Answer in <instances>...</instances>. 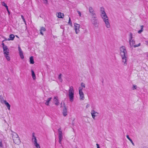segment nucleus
<instances>
[{
  "label": "nucleus",
  "instance_id": "aec40b11",
  "mask_svg": "<svg viewBox=\"0 0 148 148\" xmlns=\"http://www.w3.org/2000/svg\"><path fill=\"white\" fill-rule=\"evenodd\" d=\"M46 30V29L44 27H42L40 30V33L42 35H43V34L42 32H44Z\"/></svg>",
  "mask_w": 148,
  "mask_h": 148
},
{
  "label": "nucleus",
  "instance_id": "cd10ccee",
  "mask_svg": "<svg viewBox=\"0 0 148 148\" xmlns=\"http://www.w3.org/2000/svg\"><path fill=\"white\" fill-rule=\"evenodd\" d=\"M62 74H60L59 76H58V79H59V80L61 82H62V80L61 78V76H62Z\"/></svg>",
  "mask_w": 148,
  "mask_h": 148
},
{
  "label": "nucleus",
  "instance_id": "423d86ee",
  "mask_svg": "<svg viewBox=\"0 0 148 148\" xmlns=\"http://www.w3.org/2000/svg\"><path fill=\"white\" fill-rule=\"evenodd\" d=\"M100 15L102 19H105L107 17V16L105 12L104 9L103 8H101L100 10Z\"/></svg>",
  "mask_w": 148,
  "mask_h": 148
},
{
  "label": "nucleus",
  "instance_id": "f257e3e1",
  "mask_svg": "<svg viewBox=\"0 0 148 148\" xmlns=\"http://www.w3.org/2000/svg\"><path fill=\"white\" fill-rule=\"evenodd\" d=\"M120 53L122 59V62H124V65L127 64V52L126 48L124 46H122L120 48Z\"/></svg>",
  "mask_w": 148,
  "mask_h": 148
},
{
  "label": "nucleus",
  "instance_id": "58836bf2",
  "mask_svg": "<svg viewBox=\"0 0 148 148\" xmlns=\"http://www.w3.org/2000/svg\"><path fill=\"white\" fill-rule=\"evenodd\" d=\"M77 12H78L79 16H81V12L79 11H77Z\"/></svg>",
  "mask_w": 148,
  "mask_h": 148
},
{
  "label": "nucleus",
  "instance_id": "09e8293b",
  "mask_svg": "<svg viewBox=\"0 0 148 148\" xmlns=\"http://www.w3.org/2000/svg\"><path fill=\"white\" fill-rule=\"evenodd\" d=\"M146 42L147 43V44L148 45V41H146Z\"/></svg>",
  "mask_w": 148,
  "mask_h": 148
},
{
  "label": "nucleus",
  "instance_id": "8fccbe9b",
  "mask_svg": "<svg viewBox=\"0 0 148 148\" xmlns=\"http://www.w3.org/2000/svg\"><path fill=\"white\" fill-rule=\"evenodd\" d=\"M4 121L5 122V123H6V121L4 119Z\"/></svg>",
  "mask_w": 148,
  "mask_h": 148
},
{
  "label": "nucleus",
  "instance_id": "f704fd0d",
  "mask_svg": "<svg viewBox=\"0 0 148 148\" xmlns=\"http://www.w3.org/2000/svg\"><path fill=\"white\" fill-rule=\"evenodd\" d=\"M137 86L136 85H133V86L132 88V89L133 90L136 89L137 88Z\"/></svg>",
  "mask_w": 148,
  "mask_h": 148
},
{
  "label": "nucleus",
  "instance_id": "dca6fc26",
  "mask_svg": "<svg viewBox=\"0 0 148 148\" xmlns=\"http://www.w3.org/2000/svg\"><path fill=\"white\" fill-rule=\"evenodd\" d=\"M80 96V99L81 100H83L84 99V95L83 92H79Z\"/></svg>",
  "mask_w": 148,
  "mask_h": 148
},
{
  "label": "nucleus",
  "instance_id": "b1692460",
  "mask_svg": "<svg viewBox=\"0 0 148 148\" xmlns=\"http://www.w3.org/2000/svg\"><path fill=\"white\" fill-rule=\"evenodd\" d=\"M31 72H32V78H33V79L34 80L36 79V76H35V73H34V72L33 70H32Z\"/></svg>",
  "mask_w": 148,
  "mask_h": 148
},
{
  "label": "nucleus",
  "instance_id": "c756f323",
  "mask_svg": "<svg viewBox=\"0 0 148 148\" xmlns=\"http://www.w3.org/2000/svg\"><path fill=\"white\" fill-rule=\"evenodd\" d=\"M83 87H79V92H82V90H83Z\"/></svg>",
  "mask_w": 148,
  "mask_h": 148
},
{
  "label": "nucleus",
  "instance_id": "de8ad7c7",
  "mask_svg": "<svg viewBox=\"0 0 148 148\" xmlns=\"http://www.w3.org/2000/svg\"><path fill=\"white\" fill-rule=\"evenodd\" d=\"M7 10V11H8V14H10V12L9 11L8 9V10Z\"/></svg>",
  "mask_w": 148,
  "mask_h": 148
},
{
  "label": "nucleus",
  "instance_id": "9b49d317",
  "mask_svg": "<svg viewBox=\"0 0 148 148\" xmlns=\"http://www.w3.org/2000/svg\"><path fill=\"white\" fill-rule=\"evenodd\" d=\"M53 102L55 105L58 106L59 104V101L58 97L57 96L55 97L53 99Z\"/></svg>",
  "mask_w": 148,
  "mask_h": 148
},
{
  "label": "nucleus",
  "instance_id": "c85d7f7f",
  "mask_svg": "<svg viewBox=\"0 0 148 148\" xmlns=\"http://www.w3.org/2000/svg\"><path fill=\"white\" fill-rule=\"evenodd\" d=\"M131 45H130L131 47H132L133 46V45L135 43V40H131Z\"/></svg>",
  "mask_w": 148,
  "mask_h": 148
},
{
  "label": "nucleus",
  "instance_id": "4c0bfd02",
  "mask_svg": "<svg viewBox=\"0 0 148 148\" xmlns=\"http://www.w3.org/2000/svg\"><path fill=\"white\" fill-rule=\"evenodd\" d=\"M2 5H3V6H4V7H5L6 6V5H7L6 4V3H5L4 2H2Z\"/></svg>",
  "mask_w": 148,
  "mask_h": 148
},
{
  "label": "nucleus",
  "instance_id": "1a4fd4ad",
  "mask_svg": "<svg viewBox=\"0 0 148 148\" xmlns=\"http://www.w3.org/2000/svg\"><path fill=\"white\" fill-rule=\"evenodd\" d=\"M103 21L105 22L106 26L108 28H110V24L108 21V17L107 18H105V19H103Z\"/></svg>",
  "mask_w": 148,
  "mask_h": 148
},
{
  "label": "nucleus",
  "instance_id": "c03bdc74",
  "mask_svg": "<svg viewBox=\"0 0 148 148\" xmlns=\"http://www.w3.org/2000/svg\"><path fill=\"white\" fill-rule=\"evenodd\" d=\"M8 40V39H7V38H5V39L4 40H3V41H2V42H3L4 41H5V40Z\"/></svg>",
  "mask_w": 148,
  "mask_h": 148
},
{
  "label": "nucleus",
  "instance_id": "473e14b6",
  "mask_svg": "<svg viewBox=\"0 0 148 148\" xmlns=\"http://www.w3.org/2000/svg\"><path fill=\"white\" fill-rule=\"evenodd\" d=\"M140 43H139L138 45H134V47H138L139 46H140Z\"/></svg>",
  "mask_w": 148,
  "mask_h": 148
},
{
  "label": "nucleus",
  "instance_id": "20e7f679",
  "mask_svg": "<svg viewBox=\"0 0 148 148\" xmlns=\"http://www.w3.org/2000/svg\"><path fill=\"white\" fill-rule=\"evenodd\" d=\"M32 140L34 145L35 146V147L34 148H40L39 145L37 143L36 137L35 136L34 133L32 134Z\"/></svg>",
  "mask_w": 148,
  "mask_h": 148
},
{
  "label": "nucleus",
  "instance_id": "2f4dec72",
  "mask_svg": "<svg viewBox=\"0 0 148 148\" xmlns=\"http://www.w3.org/2000/svg\"><path fill=\"white\" fill-rule=\"evenodd\" d=\"M81 85L82 87L84 88L85 87V84L83 82L81 83Z\"/></svg>",
  "mask_w": 148,
  "mask_h": 148
},
{
  "label": "nucleus",
  "instance_id": "6e6552de",
  "mask_svg": "<svg viewBox=\"0 0 148 148\" xmlns=\"http://www.w3.org/2000/svg\"><path fill=\"white\" fill-rule=\"evenodd\" d=\"M74 29L75 31V33L76 34H78L79 32V29L80 27V25L76 23L74 24Z\"/></svg>",
  "mask_w": 148,
  "mask_h": 148
},
{
  "label": "nucleus",
  "instance_id": "f03ea898",
  "mask_svg": "<svg viewBox=\"0 0 148 148\" xmlns=\"http://www.w3.org/2000/svg\"><path fill=\"white\" fill-rule=\"evenodd\" d=\"M74 93V90L73 87L72 86H70L68 92V95L70 101L71 102H73V101Z\"/></svg>",
  "mask_w": 148,
  "mask_h": 148
},
{
  "label": "nucleus",
  "instance_id": "bb28decb",
  "mask_svg": "<svg viewBox=\"0 0 148 148\" xmlns=\"http://www.w3.org/2000/svg\"><path fill=\"white\" fill-rule=\"evenodd\" d=\"M5 56L8 61L10 60V57L8 56V55H5Z\"/></svg>",
  "mask_w": 148,
  "mask_h": 148
},
{
  "label": "nucleus",
  "instance_id": "7c9ffc66",
  "mask_svg": "<svg viewBox=\"0 0 148 148\" xmlns=\"http://www.w3.org/2000/svg\"><path fill=\"white\" fill-rule=\"evenodd\" d=\"M21 17L22 19H23L24 22L25 23V24H26V21L25 19L24 18L23 16V15H21Z\"/></svg>",
  "mask_w": 148,
  "mask_h": 148
},
{
  "label": "nucleus",
  "instance_id": "a18cd8bd",
  "mask_svg": "<svg viewBox=\"0 0 148 148\" xmlns=\"http://www.w3.org/2000/svg\"><path fill=\"white\" fill-rule=\"evenodd\" d=\"M5 7L6 8V9L7 10H8V7L7 5H6V6Z\"/></svg>",
  "mask_w": 148,
  "mask_h": 148
},
{
  "label": "nucleus",
  "instance_id": "a211bd4d",
  "mask_svg": "<svg viewBox=\"0 0 148 148\" xmlns=\"http://www.w3.org/2000/svg\"><path fill=\"white\" fill-rule=\"evenodd\" d=\"M58 17L59 18H63L64 16V14L63 13L59 12L58 13Z\"/></svg>",
  "mask_w": 148,
  "mask_h": 148
},
{
  "label": "nucleus",
  "instance_id": "412c9836",
  "mask_svg": "<svg viewBox=\"0 0 148 148\" xmlns=\"http://www.w3.org/2000/svg\"><path fill=\"white\" fill-rule=\"evenodd\" d=\"M14 36L13 34H10L9 36V38L8 39V40H13L14 38Z\"/></svg>",
  "mask_w": 148,
  "mask_h": 148
},
{
  "label": "nucleus",
  "instance_id": "a878e982",
  "mask_svg": "<svg viewBox=\"0 0 148 148\" xmlns=\"http://www.w3.org/2000/svg\"><path fill=\"white\" fill-rule=\"evenodd\" d=\"M143 26L142 25L141 26V29L138 31V33L140 34L143 31Z\"/></svg>",
  "mask_w": 148,
  "mask_h": 148
},
{
  "label": "nucleus",
  "instance_id": "5701e85b",
  "mask_svg": "<svg viewBox=\"0 0 148 148\" xmlns=\"http://www.w3.org/2000/svg\"><path fill=\"white\" fill-rule=\"evenodd\" d=\"M126 137L132 143V144L134 146V143H133L132 140V139L128 135H127Z\"/></svg>",
  "mask_w": 148,
  "mask_h": 148
},
{
  "label": "nucleus",
  "instance_id": "c9c22d12",
  "mask_svg": "<svg viewBox=\"0 0 148 148\" xmlns=\"http://www.w3.org/2000/svg\"><path fill=\"white\" fill-rule=\"evenodd\" d=\"M43 3H44L48 4V1L47 0H42Z\"/></svg>",
  "mask_w": 148,
  "mask_h": 148
},
{
  "label": "nucleus",
  "instance_id": "37998d69",
  "mask_svg": "<svg viewBox=\"0 0 148 148\" xmlns=\"http://www.w3.org/2000/svg\"><path fill=\"white\" fill-rule=\"evenodd\" d=\"M96 145L97 146V148H100L99 145L98 144H96Z\"/></svg>",
  "mask_w": 148,
  "mask_h": 148
},
{
  "label": "nucleus",
  "instance_id": "0eeeda50",
  "mask_svg": "<svg viewBox=\"0 0 148 148\" xmlns=\"http://www.w3.org/2000/svg\"><path fill=\"white\" fill-rule=\"evenodd\" d=\"M91 21L92 23L95 26H96L98 24L97 16L92 17Z\"/></svg>",
  "mask_w": 148,
  "mask_h": 148
},
{
  "label": "nucleus",
  "instance_id": "72a5a7b5",
  "mask_svg": "<svg viewBox=\"0 0 148 148\" xmlns=\"http://www.w3.org/2000/svg\"><path fill=\"white\" fill-rule=\"evenodd\" d=\"M69 21L68 23L69 24H70V25L72 26V23L71 22V18H70V17H69Z\"/></svg>",
  "mask_w": 148,
  "mask_h": 148
},
{
  "label": "nucleus",
  "instance_id": "39448f33",
  "mask_svg": "<svg viewBox=\"0 0 148 148\" xmlns=\"http://www.w3.org/2000/svg\"><path fill=\"white\" fill-rule=\"evenodd\" d=\"M58 138L59 139V143L61 144V141L63 139V134L62 130L61 128H59L58 130Z\"/></svg>",
  "mask_w": 148,
  "mask_h": 148
},
{
  "label": "nucleus",
  "instance_id": "79ce46f5",
  "mask_svg": "<svg viewBox=\"0 0 148 148\" xmlns=\"http://www.w3.org/2000/svg\"><path fill=\"white\" fill-rule=\"evenodd\" d=\"M90 107V105L89 104H87L86 106V108H88V107Z\"/></svg>",
  "mask_w": 148,
  "mask_h": 148
},
{
  "label": "nucleus",
  "instance_id": "49530a36",
  "mask_svg": "<svg viewBox=\"0 0 148 148\" xmlns=\"http://www.w3.org/2000/svg\"><path fill=\"white\" fill-rule=\"evenodd\" d=\"M62 103H61V104H60V107L61 108L62 107Z\"/></svg>",
  "mask_w": 148,
  "mask_h": 148
},
{
  "label": "nucleus",
  "instance_id": "ddd939ff",
  "mask_svg": "<svg viewBox=\"0 0 148 148\" xmlns=\"http://www.w3.org/2000/svg\"><path fill=\"white\" fill-rule=\"evenodd\" d=\"M64 108L63 109L62 113H63V116H65L67 115V108H66L64 103Z\"/></svg>",
  "mask_w": 148,
  "mask_h": 148
},
{
  "label": "nucleus",
  "instance_id": "2eb2a0df",
  "mask_svg": "<svg viewBox=\"0 0 148 148\" xmlns=\"http://www.w3.org/2000/svg\"><path fill=\"white\" fill-rule=\"evenodd\" d=\"M3 53L4 55H9V49L6 47L5 48H3Z\"/></svg>",
  "mask_w": 148,
  "mask_h": 148
},
{
  "label": "nucleus",
  "instance_id": "603ef678",
  "mask_svg": "<svg viewBox=\"0 0 148 148\" xmlns=\"http://www.w3.org/2000/svg\"><path fill=\"white\" fill-rule=\"evenodd\" d=\"M97 114H95V115H97Z\"/></svg>",
  "mask_w": 148,
  "mask_h": 148
},
{
  "label": "nucleus",
  "instance_id": "6ab92c4d",
  "mask_svg": "<svg viewBox=\"0 0 148 148\" xmlns=\"http://www.w3.org/2000/svg\"><path fill=\"white\" fill-rule=\"evenodd\" d=\"M132 33L130 32V38L129 39V43L130 45H131V40H132V39L133 38L132 37Z\"/></svg>",
  "mask_w": 148,
  "mask_h": 148
},
{
  "label": "nucleus",
  "instance_id": "f8f14e48",
  "mask_svg": "<svg viewBox=\"0 0 148 148\" xmlns=\"http://www.w3.org/2000/svg\"><path fill=\"white\" fill-rule=\"evenodd\" d=\"M18 50L19 51V54L21 58L22 59H23L24 57L23 55V53L21 49L19 46L18 47Z\"/></svg>",
  "mask_w": 148,
  "mask_h": 148
},
{
  "label": "nucleus",
  "instance_id": "7ed1b4c3",
  "mask_svg": "<svg viewBox=\"0 0 148 148\" xmlns=\"http://www.w3.org/2000/svg\"><path fill=\"white\" fill-rule=\"evenodd\" d=\"M11 135L14 143L18 145L20 144L21 141L18 135L16 133L14 132Z\"/></svg>",
  "mask_w": 148,
  "mask_h": 148
},
{
  "label": "nucleus",
  "instance_id": "3c124183",
  "mask_svg": "<svg viewBox=\"0 0 148 148\" xmlns=\"http://www.w3.org/2000/svg\"><path fill=\"white\" fill-rule=\"evenodd\" d=\"M147 56L148 57V54L147 55Z\"/></svg>",
  "mask_w": 148,
  "mask_h": 148
},
{
  "label": "nucleus",
  "instance_id": "4be33fe9",
  "mask_svg": "<svg viewBox=\"0 0 148 148\" xmlns=\"http://www.w3.org/2000/svg\"><path fill=\"white\" fill-rule=\"evenodd\" d=\"M51 99H52L51 97H50V98H49L46 101V102L45 103V104L47 106H49V102L51 100Z\"/></svg>",
  "mask_w": 148,
  "mask_h": 148
},
{
  "label": "nucleus",
  "instance_id": "ea45409f",
  "mask_svg": "<svg viewBox=\"0 0 148 148\" xmlns=\"http://www.w3.org/2000/svg\"><path fill=\"white\" fill-rule=\"evenodd\" d=\"M3 100H4V99H3V98H1V103H3Z\"/></svg>",
  "mask_w": 148,
  "mask_h": 148
},
{
  "label": "nucleus",
  "instance_id": "4468645a",
  "mask_svg": "<svg viewBox=\"0 0 148 148\" xmlns=\"http://www.w3.org/2000/svg\"><path fill=\"white\" fill-rule=\"evenodd\" d=\"M95 114H98L99 113L98 112L95 111L94 110H92L91 112V114L92 118L93 119H95V117L97 116V115H95Z\"/></svg>",
  "mask_w": 148,
  "mask_h": 148
},
{
  "label": "nucleus",
  "instance_id": "864d4df0",
  "mask_svg": "<svg viewBox=\"0 0 148 148\" xmlns=\"http://www.w3.org/2000/svg\"><path fill=\"white\" fill-rule=\"evenodd\" d=\"M77 148V147H76V148Z\"/></svg>",
  "mask_w": 148,
  "mask_h": 148
},
{
  "label": "nucleus",
  "instance_id": "e433bc0d",
  "mask_svg": "<svg viewBox=\"0 0 148 148\" xmlns=\"http://www.w3.org/2000/svg\"><path fill=\"white\" fill-rule=\"evenodd\" d=\"M2 45L3 46V48H6V47H7L6 45H5L4 43L2 42Z\"/></svg>",
  "mask_w": 148,
  "mask_h": 148
},
{
  "label": "nucleus",
  "instance_id": "9d476101",
  "mask_svg": "<svg viewBox=\"0 0 148 148\" xmlns=\"http://www.w3.org/2000/svg\"><path fill=\"white\" fill-rule=\"evenodd\" d=\"M89 12L91 14V15L92 16H95L96 15L94 11V9L91 7H90L89 8Z\"/></svg>",
  "mask_w": 148,
  "mask_h": 148
},
{
  "label": "nucleus",
  "instance_id": "393cba45",
  "mask_svg": "<svg viewBox=\"0 0 148 148\" xmlns=\"http://www.w3.org/2000/svg\"><path fill=\"white\" fill-rule=\"evenodd\" d=\"M30 62L31 64H34V60L33 57L31 56L30 58Z\"/></svg>",
  "mask_w": 148,
  "mask_h": 148
},
{
  "label": "nucleus",
  "instance_id": "a19ab883",
  "mask_svg": "<svg viewBox=\"0 0 148 148\" xmlns=\"http://www.w3.org/2000/svg\"><path fill=\"white\" fill-rule=\"evenodd\" d=\"M3 146V145L2 143V142H0V147H2Z\"/></svg>",
  "mask_w": 148,
  "mask_h": 148
},
{
  "label": "nucleus",
  "instance_id": "f3484780",
  "mask_svg": "<svg viewBox=\"0 0 148 148\" xmlns=\"http://www.w3.org/2000/svg\"><path fill=\"white\" fill-rule=\"evenodd\" d=\"M3 102L7 106L8 109L10 110V104L7 102L6 100H3Z\"/></svg>",
  "mask_w": 148,
  "mask_h": 148
}]
</instances>
